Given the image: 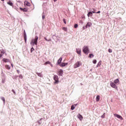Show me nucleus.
I'll return each instance as SVG.
<instances>
[{
    "mask_svg": "<svg viewBox=\"0 0 126 126\" xmlns=\"http://www.w3.org/2000/svg\"><path fill=\"white\" fill-rule=\"evenodd\" d=\"M38 44V36H36L35 39H32L31 41V45L33 47L34 45L37 46Z\"/></svg>",
    "mask_w": 126,
    "mask_h": 126,
    "instance_id": "obj_1",
    "label": "nucleus"
},
{
    "mask_svg": "<svg viewBox=\"0 0 126 126\" xmlns=\"http://www.w3.org/2000/svg\"><path fill=\"white\" fill-rule=\"evenodd\" d=\"M83 51L86 55L89 54V48L87 46H84L83 49Z\"/></svg>",
    "mask_w": 126,
    "mask_h": 126,
    "instance_id": "obj_2",
    "label": "nucleus"
},
{
    "mask_svg": "<svg viewBox=\"0 0 126 126\" xmlns=\"http://www.w3.org/2000/svg\"><path fill=\"white\" fill-rule=\"evenodd\" d=\"M54 80H55V84H58L59 83V77L57 75H54Z\"/></svg>",
    "mask_w": 126,
    "mask_h": 126,
    "instance_id": "obj_3",
    "label": "nucleus"
},
{
    "mask_svg": "<svg viewBox=\"0 0 126 126\" xmlns=\"http://www.w3.org/2000/svg\"><path fill=\"white\" fill-rule=\"evenodd\" d=\"M110 86H111L112 88H114V89H118V86L113 82L110 83Z\"/></svg>",
    "mask_w": 126,
    "mask_h": 126,
    "instance_id": "obj_4",
    "label": "nucleus"
},
{
    "mask_svg": "<svg viewBox=\"0 0 126 126\" xmlns=\"http://www.w3.org/2000/svg\"><path fill=\"white\" fill-rule=\"evenodd\" d=\"M63 69H59L58 72V75L59 76H63Z\"/></svg>",
    "mask_w": 126,
    "mask_h": 126,
    "instance_id": "obj_5",
    "label": "nucleus"
},
{
    "mask_svg": "<svg viewBox=\"0 0 126 126\" xmlns=\"http://www.w3.org/2000/svg\"><path fill=\"white\" fill-rule=\"evenodd\" d=\"M67 64H68L67 63H61L59 65L61 67H63L64 66H66Z\"/></svg>",
    "mask_w": 126,
    "mask_h": 126,
    "instance_id": "obj_6",
    "label": "nucleus"
},
{
    "mask_svg": "<svg viewBox=\"0 0 126 126\" xmlns=\"http://www.w3.org/2000/svg\"><path fill=\"white\" fill-rule=\"evenodd\" d=\"M47 64H50V66H51V67H53V66H54L53 64H52V63L51 62H50V61H47V62L44 63V65H47Z\"/></svg>",
    "mask_w": 126,
    "mask_h": 126,
    "instance_id": "obj_7",
    "label": "nucleus"
},
{
    "mask_svg": "<svg viewBox=\"0 0 126 126\" xmlns=\"http://www.w3.org/2000/svg\"><path fill=\"white\" fill-rule=\"evenodd\" d=\"M114 117H116V118H118V119H119L120 120H123V117L119 115V114H114Z\"/></svg>",
    "mask_w": 126,
    "mask_h": 126,
    "instance_id": "obj_8",
    "label": "nucleus"
},
{
    "mask_svg": "<svg viewBox=\"0 0 126 126\" xmlns=\"http://www.w3.org/2000/svg\"><path fill=\"white\" fill-rule=\"evenodd\" d=\"M20 10H21V11H23V12H27V11H28V9L26 8H22L20 7Z\"/></svg>",
    "mask_w": 126,
    "mask_h": 126,
    "instance_id": "obj_9",
    "label": "nucleus"
},
{
    "mask_svg": "<svg viewBox=\"0 0 126 126\" xmlns=\"http://www.w3.org/2000/svg\"><path fill=\"white\" fill-rule=\"evenodd\" d=\"M63 61V58H60L58 62H57V63L58 64H59V65H60V64H61L62 63V61Z\"/></svg>",
    "mask_w": 126,
    "mask_h": 126,
    "instance_id": "obj_10",
    "label": "nucleus"
},
{
    "mask_svg": "<svg viewBox=\"0 0 126 126\" xmlns=\"http://www.w3.org/2000/svg\"><path fill=\"white\" fill-rule=\"evenodd\" d=\"M24 4H25V5H27V6H30L31 5V4L28 1H25Z\"/></svg>",
    "mask_w": 126,
    "mask_h": 126,
    "instance_id": "obj_11",
    "label": "nucleus"
},
{
    "mask_svg": "<svg viewBox=\"0 0 126 126\" xmlns=\"http://www.w3.org/2000/svg\"><path fill=\"white\" fill-rule=\"evenodd\" d=\"M92 25V23L88 22L86 26V28H89V27H90Z\"/></svg>",
    "mask_w": 126,
    "mask_h": 126,
    "instance_id": "obj_12",
    "label": "nucleus"
},
{
    "mask_svg": "<svg viewBox=\"0 0 126 126\" xmlns=\"http://www.w3.org/2000/svg\"><path fill=\"white\" fill-rule=\"evenodd\" d=\"M79 66V62H77L74 65V68H76L77 67H78Z\"/></svg>",
    "mask_w": 126,
    "mask_h": 126,
    "instance_id": "obj_13",
    "label": "nucleus"
},
{
    "mask_svg": "<svg viewBox=\"0 0 126 126\" xmlns=\"http://www.w3.org/2000/svg\"><path fill=\"white\" fill-rule=\"evenodd\" d=\"M7 4H8L9 5H10V6H13V3H12V2H11V1H8L7 2Z\"/></svg>",
    "mask_w": 126,
    "mask_h": 126,
    "instance_id": "obj_14",
    "label": "nucleus"
},
{
    "mask_svg": "<svg viewBox=\"0 0 126 126\" xmlns=\"http://www.w3.org/2000/svg\"><path fill=\"white\" fill-rule=\"evenodd\" d=\"M87 15L88 17H90L92 16V15H93V13H92V12H89Z\"/></svg>",
    "mask_w": 126,
    "mask_h": 126,
    "instance_id": "obj_15",
    "label": "nucleus"
},
{
    "mask_svg": "<svg viewBox=\"0 0 126 126\" xmlns=\"http://www.w3.org/2000/svg\"><path fill=\"white\" fill-rule=\"evenodd\" d=\"M119 82H120V80H119V79H116V80H115L114 81V83L115 84H117L119 83Z\"/></svg>",
    "mask_w": 126,
    "mask_h": 126,
    "instance_id": "obj_16",
    "label": "nucleus"
},
{
    "mask_svg": "<svg viewBox=\"0 0 126 126\" xmlns=\"http://www.w3.org/2000/svg\"><path fill=\"white\" fill-rule=\"evenodd\" d=\"M3 61L4 62V63H9V60L5 58L3 59Z\"/></svg>",
    "mask_w": 126,
    "mask_h": 126,
    "instance_id": "obj_17",
    "label": "nucleus"
},
{
    "mask_svg": "<svg viewBox=\"0 0 126 126\" xmlns=\"http://www.w3.org/2000/svg\"><path fill=\"white\" fill-rule=\"evenodd\" d=\"M96 102H99L100 101V95H97L96 97Z\"/></svg>",
    "mask_w": 126,
    "mask_h": 126,
    "instance_id": "obj_18",
    "label": "nucleus"
},
{
    "mask_svg": "<svg viewBox=\"0 0 126 126\" xmlns=\"http://www.w3.org/2000/svg\"><path fill=\"white\" fill-rule=\"evenodd\" d=\"M75 107H76V104L72 105L71 107V110H73L75 109Z\"/></svg>",
    "mask_w": 126,
    "mask_h": 126,
    "instance_id": "obj_19",
    "label": "nucleus"
},
{
    "mask_svg": "<svg viewBox=\"0 0 126 126\" xmlns=\"http://www.w3.org/2000/svg\"><path fill=\"white\" fill-rule=\"evenodd\" d=\"M62 30H63V31L66 32V31H67V28H66V27H63V28H62Z\"/></svg>",
    "mask_w": 126,
    "mask_h": 126,
    "instance_id": "obj_20",
    "label": "nucleus"
},
{
    "mask_svg": "<svg viewBox=\"0 0 126 126\" xmlns=\"http://www.w3.org/2000/svg\"><path fill=\"white\" fill-rule=\"evenodd\" d=\"M5 67H6V69H10V66H9L8 65H6Z\"/></svg>",
    "mask_w": 126,
    "mask_h": 126,
    "instance_id": "obj_21",
    "label": "nucleus"
},
{
    "mask_svg": "<svg viewBox=\"0 0 126 126\" xmlns=\"http://www.w3.org/2000/svg\"><path fill=\"white\" fill-rule=\"evenodd\" d=\"M93 57H94V55H93V54H90L89 55V57L90 58H93Z\"/></svg>",
    "mask_w": 126,
    "mask_h": 126,
    "instance_id": "obj_22",
    "label": "nucleus"
},
{
    "mask_svg": "<svg viewBox=\"0 0 126 126\" xmlns=\"http://www.w3.org/2000/svg\"><path fill=\"white\" fill-rule=\"evenodd\" d=\"M1 99L2 100V101H3V103H4V104H5V99H4V97H2L1 98Z\"/></svg>",
    "mask_w": 126,
    "mask_h": 126,
    "instance_id": "obj_23",
    "label": "nucleus"
},
{
    "mask_svg": "<svg viewBox=\"0 0 126 126\" xmlns=\"http://www.w3.org/2000/svg\"><path fill=\"white\" fill-rule=\"evenodd\" d=\"M83 119V117H82V116H81V115H79V120H80V121H82Z\"/></svg>",
    "mask_w": 126,
    "mask_h": 126,
    "instance_id": "obj_24",
    "label": "nucleus"
},
{
    "mask_svg": "<svg viewBox=\"0 0 126 126\" xmlns=\"http://www.w3.org/2000/svg\"><path fill=\"white\" fill-rule=\"evenodd\" d=\"M37 75L38 76H39V77H42V74L41 73H37Z\"/></svg>",
    "mask_w": 126,
    "mask_h": 126,
    "instance_id": "obj_25",
    "label": "nucleus"
},
{
    "mask_svg": "<svg viewBox=\"0 0 126 126\" xmlns=\"http://www.w3.org/2000/svg\"><path fill=\"white\" fill-rule=\"evenodd\" d=\"M82 19H83V20H85V15H83L81 17Z\"/></svg>",
    "mask_w": 126,
    "mask_h": 126,
    "instance_id": "obj_26",
    "label": "nucleus"
},
{
    "mask_svg": "<svg viewBox=\"0 0 126 126\" xmlns=\"http://www.w3.org/2000/svg\"><path fill=\"white\" fill-rule=\"evenodd\" d=\"M1 82L2 83H4L5 82V79H2Z\"/></svg>",
    "mask_w": 126,
    "mask_h": 126,
    "instance_id": "obj_27",
    "label": "nucleus"
},
{
    "mask_svg": "<svg viewBox=\"0 0 126 126\" xmlns=\"http://www.w3.org/2000/svg\"><path fill=\"white\" fill-rule=\"evenodd\" d=\"M101 117L102 118V119H104L105 118V113H103V115H102Z\"/></svg>",
    "mask_w": 126,
    "mask_h": 126,
    "instance_id": "obj_28",
    "label": "nucleus"
},
{
    "mask_svg": "<svg viewBox=\"0 0 126 126\" xmlns=\"http://www.w3.org/2000/svg\"><path fill=\"white\" fill-rule=\"evenodd\" d=\"M33 51H34V48L32 47V48L31 49V53H32Z\"/></svg>",
    "mask_w": 126,
    "mask_h": 126,
    "instance_id": "obj_29",
    "label": "nucleus"
},
{
    "mask_svg": "<svg viewBox=\"0 0 126 126\" xmlns=\"http://www.w3.org/2000/svg\"><path fill=\"white\" fill-rule=\"evenodd\" d=\"M78 27V25L76 24L74 25V28H77Z\"/></svg>",
    "mask_w": 126,
    "mask_h": 126,
    "instance_id": "obj_30",
    "label": "nucleus"
},
{
    "mask_svg": "<svg viewBox=\"0 0 126 126\" xmlns=\"http://www.w3.org/2000/svg\"><path fill=\"white\" fill-rule=\"evenodd\" d=\"M24 33H25V34H24V39H25V38H26V33L25 32V31H24Z\"/></svg>",
    "mask_w": 126,
    "mask_h": 126,
    "instance_id": "obj_31",
    "label": "nucleus"
},
{
    "mask_svg": "<svg viewBox=\"0 0 126 126\" xmlns=\"http://www.w3.org/2000/svg\"><path fill=\"white\" fill-rule=\"evenodd\" d=\"M108 52H109V53H112V52H113V50H112V49H109Z\"/></svg>",
    "mask_w": 126,
    "mask_h": 126,
    "instance_id": "obj_32",
    "label": "nucleus"
},
{
    "mask_svg": "<svg viewBox=\"0 0 126 126\" xmlns=\"http://www.w3.org/2000/svg\"><path fill=\"white\" fill-rule=\"evenodd\" d=\"M93 63L95 64L97 63V61L96 60H94L93 61Z\"/></svg>",
    "mask_w": 126,
    "mask_h": 126,
    "instance_id": "obj_33",
    "label": "nucleus"
},
{
    "mask_svg": "<svg viewBox=\"0 0 126 126\" xmlns=\"http://www.w3.org/2000/svg\"><path fill=\"white\" fill-rule=\"evenodd\" d=\"M100 65H101V63H99L97 65H96V67H98V66H100Z\"/></svg>",
    "mask_w": 126,
    "mask_h": 126,
    "instance_id": "obj_34",
    "label": "nucleus"
},
{
    "mask_svg": "<svg viewBox=\"0 0 126 126\" xmlns=\"http://www.w3.org/2000/svg\"><path fill=\"white\" fill-rule=\"evenodd\" d=\"M63 22L64 23V24H66V21H65V19H63Z\"/></svg>",
    "mask_w": 126,
    "mask_h": 126,
    "instance_id": "obj_35",
    "label": "nucleus"
},
{
    "mask_svg": "<svg viewBox=\"0 0 126 126\" xmlns=\"http://www.w3.org/2000/svg\"><path fill=\"white\" fill-rule=\"evenodd\" d=\"M19 78H21V79H22L23 78V76H22V75H19Z\"/></svg>",
    "mask_w": 126,
    "mask_h": 126,
    "instance_id": "obj_36",
    "label": "nucleus"
},
{
    "mask_svg": "<svg viewBox=\"0 0 126 126\" xmlns=\"http://www.w3.org/2000/svg\"><path fill=\"white\" fill-rule=\"evenodd\" d=\"M45 19V16L44 15H43L42 16V19Z\"/></svg>",
    "mask_w": 126,
    "mask_h": 126,
    "instance_id": "obj_37",
    "label": "nucleus"
},
{
    "mask_svg": "<svg viewBox=\"0 0 126 126\" xmlns=\"http://www.w3.org/2000/svg\"><path fill=\"white\" fill-rule=\"evenodd\" d=\"M76 51H77V54H79V51H78V50H76Z\"/></svg>",
    "mask_w": 126,
    "mask_h": 126,
    "instance_id": "obj_38",
    "label": "nucleus"
},
{
    "mask_svg": "<svg viewBox=\"0 0 126 126\" xmlns=\"http://www.w3.org/2000/svg\"><path fill=\"white\" fill-rule=\"evenodd\" d=\"M27 41V38H25V43H26Z\"/></svg>",
    "mask_w": 126,
    "mask_h": 126,
    "instance_id": "obj_39",
    "label": "nucleus"
},
{
    "mask_svg": "<svg viewBox=\"0 0 126 126\" xmlns=\"http://www.w3.org/2000/svg\"><path fill=\"white\" fill-rule=\"evenodd\" d=\"M101 12V11H98V12H96V13H100Z\"/></svg>",
    "mask_w": 126,
    "mask_h": 126,
    "instance_id": "obj_40",
    "label": "nucleus"
},
{
    "mask_svg": "<svg viewBox=\"0 0 126 126\" xmlns=\"http://www.w3.org/2000/svg\"><path fill=\"white\" fill-rule=\"evenodd\" d=\"M11 65L12 67H13V64L11 63Z\"/></svg>",
    "mask_w": 126,
    "mask_h": 126,
    "instance_id": "obj_41",
    "label": "nucleus"
},
{
    "mask_svg": "<svg viewBox=\"0 0 126 126\" xmlns=\"http://www.w3.org/2000/svg\"><path fill=\"white\" fill-rule=\"evenodd\" d=\"M93 13H96V12L95 11H93L92 12Z\"/></svg>",
    "mask_w": 126,
    "mask_h": 126,
    "instance_id": "obj_42",
    "label": "nucleus"
},
{
    "mask_svg": "<svg viewBox=\"0 0 126 126\" xmlns=\"http://www.w3.org/2000/svg\"><path fill=\"white\" fill-rule=\"evenodd\" d=\"M58 0H54V2H56Z\"/></svg>",
    "mask_w": 126,
    "mask_h": 126,
    "instance_id": "obj_43",
    "label": "nucleus"
},
{
    "mask_svg": "<svg viewBox=\"0 0 126 126\" xmlns=\"http://www.w3.org/2000/svg\"><path fill=\"white\" fill-rule=\"evenodd\" d=\"M34 6H35V5L33 4V9L34 8H35Z\"/></svg>",
    "mask_w": 126,
    "mask_h": 126,
    "instance_id": "obj_44",
    "label": "nucleus"
},
{
    "mask_svg": "<svg viewBox=\"0 0 126 126\" xmlns=\"http://www.w3.org/2000/svg\"><path fill=\"white\" fill-rule=\"evenodd\" d=\"M2 1H4V0H1Z\"/></svg>",
    "mask_w": 126,
    "mask_h": 126,
    "instance_id": "obj_45",
    "label": "nucleus"
},
{
    "mask_svg": "<svg viewBox=\"0 0 126 126\" xmlns=\"http://www.w3.org/2000/svg\"><path fill=\"white\" fill-rule=\"evenodd\" d=\"M45 40H46V41H48V40L47 39V38H45Z\"/></svg>",
    "mask_w": 126,
    "mask_h": 126,
    "instance_id": "obj_46",
    "label": "nucleus"
},
{
    "mask_svg": "<svg viewBox=\"0 0 126 126\" xmlns=\"http://www.w3.org/2000/svg\"><path fill=\"white\" fill-rule=\"evenodd\" d=\"M81 23H82V22L81 21Z\"/></svg>",
    "mask_w": 126,
    "mask_h": 126,
    "instance_id": "obj_47",
    "label": "nucleus"
}]
</instances>
